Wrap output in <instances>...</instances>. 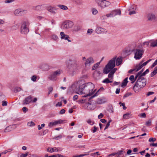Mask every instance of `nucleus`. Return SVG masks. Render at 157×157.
I'll return each instance as SVG.
<instances>
[{
	"mask_svg": "<svg viewBox=\"0 0 157 157\" xmlns=\"http://www.w3.org/2000/svg\"><path fill=\"white\" fill-rule=\"evenodd\" d=\"M128 78H126L123 80V81L122 83V85H121V86L122 87H123L124 86H125L127 84L128 82Z\"/></svg>",
	"mask_w": 157,
	"mask_h": 157,
	"instance_id": "obj_29",
	"label": "nucleus"
},
{
	"mask_svg": "<svg viewBox=\"0 0 157 157\" xmlns=\"http://www.w3.org/2000/svg\"><path fill=\"white\" fill-rule=\"evenodd\" d=\"M132 93L131 92L128 93L124 94V96L123 98H127L129 96L132 95Z\"/></svg>",
	"mask_w": 157,
	"mask_h": 157,
	"instance_id": "obj_41",
	"label": "nucleus"
},
{
	"mask_svg": "<svg viewBox=\"0 0 157 157\" xmlns=\"http://www.w3.org/2000/svg\"><path fill=\"white\" fill-rule=\"evenodd\" d=\"M100 64V62H98L94 64V66L92 67V70H94L96 69L98 66H99Z\"/></svg>",
	"mask_w": 157,
	"mask_h": 157,
	"instance_id": "obj_30",
	"label": "nucleus"
},
{
	"mask_svg": "<svg viewBox=\"0 0 157 157\" xmlns=\"http://www.w3.org/2000/svg\"><path fill=\"white\" fill-rule=\"evenodd\" d=\"M157 73V66L155 67L154 71L151 73V76L152 77L154 76Z\"/></svg>",
	"mask_w": 157,
	"mask_h": 157,
	"instance_id": "obj_27",
	"label": "nucleus"
},
{
	"mask_svg": "<svg viewBox=\"0 0 157 157\" xmlns=\"http://www.w3.org/2000/svg\"><path fill=\"white\" fill-rule=\"evenodd\" d=\"M113 17L117 15H121V11L120 10H116L111 11Z\"/></svg>",
	"mask_w": 157,
	"mask_h": 157,
	"instance_id": "obj_20",
	"label": "nucleus"
},
{
	"mask_svg": "<svg viewBox=\"0 0 157 157\" xmlns=\"http://www.w3.org/2000/svg\"><path fill=\"white\" fill-rule=\"evenodd\" d=\"M108 17L106 15H104L101 17V20H104L106 19Z\"/></svg>",
	"mask_w": 157,
	"mask_h": 157,
	"instance_id": "obj_52",
	"label": "nucleus"
},
{
	"mask_svg": "<svg viewBox=\"0 0 157 157\" xmlns=\"http://www.w3.org/2000/svg\"><path fill=\"white\" fill-rule=\"evenodd\" d=\"M94 88V85L93 83L89 82L86 83L85 90H84L85 92L84 93V94L86 95H84L82 97H86L93 94L94 92V91H93Z\"/></svg>",
	"mask_w": 157,
	"mask_h": 157,
	"instance_id": "obj_4",
	"label": "nucleus"
},
{
	"mask_svg": "<svg viewBox=\"0 0 157 157\" xmlns=\"http://www.w3.org/2000/svg\"><path fill=\"white\" fill-rule=\"evenodd\" d=\"M93 32V30L92 29H88L87 31V33L89 34H91Z\"/></svg>",
	"mask_w": 157,
	"mask_h": 157,
	"instance_id": "obj_46",
	"label": "nucleus"
},
{
	"mask_svg": "<svg viewBox=\"0 0 157 157\" xmlns=\"http://www.w3.org/2000/svg\"><path fill=\"white\" fill-rule=\"evenodd\" d=\"M113 75L109 73L108 75V77L110 79L111 78V79H112L113 78Z\"/></svg>",
	"mask_w": 157,
	"mask_h": 157,
	"instance_id": "obj_63",
	"label": "nucleus"
},
{
	"mask_svg": "<svg viewBox=\"0 0 157 157\" xmlns=\"http://www.w3.org/2000/svg\"><path fill=\"white\" fill-rule=\"evenodd\" d=\"M122 58L121 57L117 58L116 60V65L117 66L120 65L122 63Z\"/></svg>",
	"mask_w": 157,
	"mask_h": 157,
	"instance_id": "obj_23",
	"label": "nucleus"
},
{
	"mask_svg": "<svg viewBox=\"0 0 157 157\" xmlns=\"http://www.w3.org/2000/svg\"><path fill=\"white\" fill-rule=\"evenodd\" d=\"M111 121V120H110L109 121L108 123L106 124V126L104 129V130H105L108 128V127L110 125V123Z\"/></svg>",
	"mask_w": 157,
	"mask_h": 157,
	"instance_id": "obj_58",
	"label": "nucleus"
},
{
	"mask_svg": "<svg viewBox=\"0 0 157 157\" xmlns=\"http://www.w3.org/2000/svg\"><path fill=\"white\" fill-rule=\"evenodd\" d=\"M129 79L131 80V81H132V83H133L135 81V80L134 79V77L133 75H132L130 76Z\"/></svg>",
	"mask_w": 157,
	"mask_h": 157,
	"instance_id": "obj_38",
	"label": "nucleus"
},
{
	"mask_svg": "<svg viewBox=\"0 0 157 157\" xmlns=\"http://www.w3.org/2000/svg\"><path fill=\"white\" fill-rule=\"evenodd\" d=\"M38 156L36 154H33L32 155H30V156H29V157H38Z\"/></svg>",
	"mask_w": 157,
	"mask_h": 157,
	"instance_id": "obj_64",
	"label": "nucleus"
},
{
	"mask_svg": "<svg viewBox=\"0 0 157 157\" xmlns=\"http://www.w3.org/2000/svg\"><path fill=\"white\" fill-rule=\"evenodd\" d=\"M106 15L107 16V17H113L112 12H111L110 13L108 14H106Z\"/></svg>",
	"mask_w": 157,
	"mask_h": 157,
	"instance_id": "obj_62",
	"label": "nucleus"
},
{
	"mask_svg": "<svg viewBox=\"0 0 157 157\" xmlns=\"http://www.w3.org/2000/svg\"><path fill=\"white\" fill-rule=\"evenodd\" d=\"M119 104H121V105L123 107V109L124 110H125L126 109V107L125 106V103H121L120 102Z\"/></svg>",
	"mask_w": 157,
	"mask_h": 157,
	"instance_id": "obj_60",
	"label": "nucleus"
},
{
	"mask_svg": "<svg viewBox=\"0 0 157 157\" xmlns=\"http://www.w3.org/2000/svg\"><path fill=\"white\" fill-rule=\"evenodd\" d=\"M56 147H48L47 151L49 152L52 153L54 152H56Z\"/></svg>",
	"mask_w": 157,
	"mask_h": 157,
	"instance_id": "obj_22",
	"label": "nucleus"
},
{
	"mask_svg": "<svg viewBox=\"0 0 157 157\" xmlns=\"http://www.w3.org/2000/svg\"><path fill=\"white\" fill-rule=\"evenodd\" d=\"M89 154H81L80 155H77L74 156V157H82L85 155H89Z\"/></svg>",
	"mask_w": 157,
	"mask_h": 157,
	"instance_id": "obj_49",
	"label": "nucleus"
},
{
	"mask_svg": "<svg viewBox=\"0 0 157 157\" xmlns=\"http://www.w3.org/2000/svg\"><path fill=\"white\" fill-rule=\"evenodd\" d=\"M130 113H127L123 115V117L124 119H128L130 117Z\"/></svg>",
	"mask_w": 157,
	"mask_h": 157,
	"instance_id": "obj_33",
	"label": "nucleus"
},
{
	"mask_svg": "<svg viewBox=\"0 0 157 157\" xmlns=\"http://www.w3.org/2000/svg\"><path fill=\"white\" fill-rule=\"evenodd\" d=\"M42 67H41V69L44 70H47L48 69L47 68H45V67H48V66L46 64H43L42 65Z\"/></svg>",
	"mask_w": 157,
	"mask_h": 157,
	"instance_id": "obj_50",
	"label": "nucleus"
},
{
	"mask_svg": "<svg viewBox=\"0 0 157 157\" xmlns=\"http://www.w3.org/2000/svg\"><path fill=\"white\" fill-rule=\"evenodd\" d=\"M48 94H49L53 91V88L52 87H50L48 88Z\"/></svg>",
	"mask_w": 157,
	"mask_h": 157,
	"instance_id": "obj_54",
	"label": "nucleus"
},
{
	"mask_svg": "<svg viewBox=\"0 0 157 157\" xmlns=\"http://www.w3.org/2000/svg\"><path fill=\"white\" fill-rule=\"evenodd\" d=\"M22 90L21 88L19 87H17L15 88L14 91L15 92H18Z\"/></svg>",
	"mask_w": 157,
	"mask_h": 157,
	"instance_id": "obj_43",
	"label": "nucleus"
},
{
	"mask_svg": "<svg viewBox=\"0 0 157 157\" xmlns=\"http://www.w3.org/2000/svg\"><path fill=\"white\" fill-rule=\"evenodd\" d=\"M48 11L52 13H55L56 9L54 7L49 6L48 8Z\"/></svg>",
	"mask_w": 157,
	"mask_h": 157,
	"instance_id": "obj_24",
	"label": "nucleus"
},
{
	"mask_svg": "<svg viewBox=\"0 0 157 157\" xmlns=\"http://www.w3.org/2000/svg\"><path fill=\"white\" fill-rule=\"evenodd\" d=\"M147 18L148 21H155L156 19V17L155 15L152 13H150L148 14Z\"/></svg>",
	"mask_w": 157,
	"mask_h": 157,
	"instance_id": "obj_16",
	"label": "nucleus"
},
{
	"mask_svg": "<svg viewBox=\"0 0 157 157\" xmlns=\"http://www.w3.org/2000/svg\"><path fill=\"white\" fill-rule=\"evenodd\" d=\"M150 40L144 42L143 43V44L144 45H146L147 46H148L149 45L150 46Z\"/></svg>",
	"mask_w": 157,
	"mask_h": 157,
	"instance_id": "obj_42",
	"label": "nucleus"
},
{
	"mask_svg": "<svg viewBox=\"0 0 157 157\" xmlns=\"http://www.w3.org/2000/svg\"><path fill=\"white\" fill-rule=\"evenodd\" d=\"M44 5H38L35 7V9L37 11H40L44 8Z\"/></svg>",
	"mask_w": 157,
	"mask_h": 157,
	"instance_id": "obj_25",
	"label": "nucleus"
},
{
	"mask_svg": "<svg viewBox=\"0 0 157 157\" xmlns=\"http://www.w3.org/2000/svg\"><path fill=\"white\" fill-rule=\"evenodd\" d=\"M58 6L61 9L63 10H67L68 9L67 7L65 5H59Z\"/></svg>",
	"mask_w": 157,
	"mask_h": 157,
	"instance_id": "obj_34",
	"label": "nucleus"
},
{
	"mask_svg": "<svg viewBox=\"0 0 157 157\" xmlns=\"http://www.w3.org/2000/svg\"><path fill=\"white\" fill-rule=\"evenodd\" d=\"M60 39L61 40H67L68 42H71V40H70V37L69 36L67 35L64 32H60Z\"/></svg>",
	"mask_w": 157,
	"mask_h": 157,
	"instance_id": "obj_13",
	"label": "nucleus"
},
{
	"mask_svg": "<svg viewBox=\"0 0 157 157\" xmlns=\"http://www.w3.org/2000/svg\"><path fill=\"white\" fill-rule=\"evenodd\" d=\"M156 140V139L155 138H151L149 139L148 141L149 142H151L155 141Z\"/></svg>",
	"mask_w": 157,
	"mask_h": 157,
	"instance_id": "obj_56",
	"label": "nucleus"
},
{
	"mask_svg": "<svg viewBox=\"0 0 157 157\" xmlns=\"http://www.w3.org/2000/svg\"><path fill=\"white\" fill-rule=\"evenodd\" d=\"M87 122L90 124L93 125L94 123V121L90 119H88L87 121Z\"/></svg>",
	"mask_w": 157,
	"mask_h": 157,
	"instance_id": "obj_37",
	"label": "nucleus"
},
{
	"mask_svg": "<svg viewBox=\"0 0 157 157\" xmlns=\"http://www.w3.org/2000/svg\"><path fill=\"white\" fill-rule=\"evenodd\" d=\"M142 62H141L140 63L139 65H137L135 69V72H137L140 70L143 67V66H141V63Z\"/></svg>",
	"mask_w": 157,
	"mask_h": 157,
	"instance_id": "obj_26",
	"label": "nucleus"
},
{
	"mask_svg": "<svg viewBox=\"0 0 157 157\" xmlns=\"http://www.w3.org/2000/svg\"><path fill=\"white\" fill-rule=\"evenodd\" d=\"M62 135H59L58 136H56V137H55L54 139H55L58 140V139H61V138H62Z\"/></svg>",
	"mask_w": 157,
	"mask_h": 157,
	"instance_id": "obj_59",
	"label": "nucleus"
},
{
	"mask_svg": "<svg viewBox=\"0 0 157 157\" xmlns=\"http://www.w3.org/2000/svg\"><path fill=\"white\" fill-rule=\"evenodd\" d=\"M54 125H55L54 121L50 122L48 124V126L50 128H52Z\"/></svg>",
	"mask_w": 157,
	"mask_h": 157,
	"instance_id": "obj_44",
	"label": "nucleus"
},
{
	"mask_svg": "<svg viewBox=\"0 0 157 157\" xmlns=\"http://www.w3.org/2000/svg\"><path fill=\"white\" fill-rule=\"evenodd\" d=\"M55 125L60 124L63 123V121L59 119L58 120L56 121H54Z\"/></svg>",
	"mask_w": 157,
	"mask_h": 157,
	"instance_id": "obj_32",
	"label": "nucleus"
},
{
	"mask_svg": "<svg viewBox=\"0 0 157 157\" xmlns=\"http://www.w3.org/2000/svg\"><path fill=\"white\" fill-rule=\"evenodd\" d=\"M94 63V60L91 57H89L86 60L85 63L86 66H90L91 64Z\"/></svg>",
	"mask_w": 157,
	"mask_h": 157,
	"instance_id": "obj_15",
	"label": "nucleus"
},
{
	"mask_svg": "<svg viewBox=\"0 0 157 157\" xmlns=\"http://www.w3.org/2000/svg\"><path fill=\"white\" fill-rule=\"evenodd\" d=\"M37 77L35 75H34L31 77V80L34 82H35L36 81Z\"/></svg>",
	"mask_w": 157,
	"mask_h": 157,
	"instance_id": "obj_39",
	"label": "nucleus"
},
{
	"mask_svg": "<svg viewBox=\"0 0 157 157\" xmlns=\"http://www.w3.org/2000/svg\"><path fill=\"white\" fill-rule=\"evenodd\" d=\"M19 26L17 24H15L11 26V29L12 30H16L18 29Z\"/></svg>",
	"mask_w": 157,
	"mask_h": 157,
	"instance_id": "obj_35",
	"label": "nucleus"
},
{
	"mask_svg": "<svg viewBox=\"0 0 157 157\" xmlns=\"http://www.w3.org/2000/svg\"><path fill=\"white\" fill-rule=\"evenodd\" d=\"M136 8L135 7H134L133 6H131V8L128 10L129 14L131 15L135 14L136 13Z\"/></svg>",
	"mask_w": 157,
	"mask_h": 157,
	"instance_id": "obj_19",
	"label": "nucleus"
},
{
	"mask_svg": "<svg viewBox=\"0 0 157 157\" xmlns=\"http://www.w3.org/2000/svg\"><path fill=\"white\" fill-rule=\"evenodd\" d=\"M107 100L105 98H98L97 101V103L98 104H102L107 102Z\"/></svg>",
	"mask_w": 157,
	"mask_h": 157,
	"instance_id": "obj_18",
	"label": "nucleus"
},
{
	"mask_svg": "<svg viewBox=\"0 0 157 157\" xmlns=\"http://www.w3.org/2000/svg\"><path fill=\"white\" fill-rule=\"evenodd\" d=\"M150 47H157V40H150Z\"/></svg>",
	"mask_w": 157,
	"mask_h": 157,
	"instance_id": "obj_21",
	"label": "nucleus"
},
{
	"mask_svg": "<svg viewBox=\"0 0 157 157\" xmlns=\"http://www.w3.org/2000/svg\"><path fill=\"white\" fill-rule=\"evenodd\" d=\"M98 5L102 8H104L108 6L110 4V3L106 0H98Z\"/></svg>",
	"mask_w": 157,
	"mask_h": 157,
	"instance_id": "obj_12",
	"label": "nucleus"
},
{
	"mask_svg": "<svg viewBox=\"0 0 157 157\" xmlns=\"http://www.w3.org/2000/svg\"><path fill=\"white\" fill-rule=\"evenodd\" d=\"M123 152V151L121 150L119 151L118 152H116V155H121L122 154Z\"/></svg>",
	"mask_w": 157,
	"mask_h": 157,
	"instance_id": "obj_57",
	"label": "nucleus"
},
{
	"mask_svg": "<svg viewBox=\"0 0 157 157\" xmlns=\"http://www.w3.org/2000/svg\"><path fill=\"white\" fill-rule=\"evenodd\" d=\"M151 60V59H149V60H147L146 62H145L144 63H143L141 64V66H143V67L144 66L146 65H147V64Z\"/></svg>",
	"mask_w": 157,
	"mask_h": 157,
	"instance_id": "obj_55",
	"label": "nucleus"
},
{
	"mask_svg": "<svg viewBox=\"0 0 157 157\" xmlns=\"http://www.w3.org/2000/svg\"><path fill=\"white\" fill-rule=\"evenodd\" d=\"M12 126H10L7 127L5 130V132H9L11 131L12 130Z\"/></svg>",
	"mask_w": 157,
	"mask_h": 157,
	"instance_id": "obj_31",
	"label": "nucleus"
},
{
	"mask_svg": "<svg viewBox=\"0 0 157 157\" xmlns=\"http://www.w3.org/2000/svg\"><path fill=\"white\" fill-rule=\"evenodd\" d=\"M151 124V120H149L148 121H147L146 123V124L147 126H150Z\"/></svg>",
	"mask_w": 157,
	"mask_h": 157,
	"instance_id": "obj_48",
	"label": "nucleus"
},
{
	"mask_svg": "<svg viewBox=\"0 0 157 157\" xmlns=\"http://www.w3.org/2000/svg\"><path fill=\"white\" fill-rule=\"evenodd\" d=\"M133 51L135 54L134 58L136 59L139 60L141 58L144 53V51L143 50L137 49L133 50Z\"/></svg>",
	"mask_w": 157,
	"mask_h": 157,
	"instance_id": "obj_8",
	"label": "nucleus"
},
{
	"mask_svg": "<svg viewBox=\"0 0 157 157\" xmlns=\"http://www.w3.org/2000/svg\"><path fill=\"white\" fill-rule=\"evenodd\" d=\"M32 101V97L31 96L25 98V99L23 101V104L24 105H27L29 104Z\"/></svg>",
	"mask_w": 157,
	"mask_h": 157,
	"instance_id": "obj_17",
	"label": "nucleus"
},
{
	"mask_svg": "<svg viewBox=\"0 0 157 157\" xmlns=\"http://www.w3.org/2000/svg\"><path fill=\"white\" fill-rule=\"evenodd\" d=\"M102 82L104 83H108L112 82V81H110L108 78H106L104 79Z\"/></svg>",
	"mask_w": 157,
	"mask_h": 157,
	"instance_id": "obj_36",
	"label": "nucleus"
},
{
	"mask_svg": "<svg viewBox=\"0 0 157 157\" xmlns=\"http://www.w3.org/2000/svg\"><path fill=\"white\" fill-rule=\"evenodd\" d=\"M95 32L97 34H100L106 33L107 32V31L105 29L98 26L96 29Z\"/></svg>",
	"mask_w": 157,
	"mask_h": 157,
	"instance_id": "obj_14",
	"label": "nucleus"
},
{
	"mask_svg": "<svg viewBox=\"0 0 157 157\" xmlns=\"http://www.w3.org/2000/svg\"><path fill=\"white\" fill-rule=\"evenodd\" d=\"M62 72V71L60 69L51 72L48 77V78L50 80L55 81L57 79V76L59 75Z\"/></svg>",
	"mask_w": 157,
	"mask_h": 157,
	"instance_id": "obj_6",
	"label": "nucleus"
},
{
	"mask_svg": "<svg viewBox=\"0 0 157 157\" xmlns=\"http://www.w3.org/2000/svg\"><path fill=\"white\" fill-rule=\"evenodd\" d=\"M80 82L78 81L74 83L69 88L70 91L71 92H75L76 93L77 90L78 89V84H79Z\"/></svg>",
	"mask_w": 157,
	"mask_h": 157,
	"instance_id": "obj_11",
	"label": "nucleus"
},
{
	"mask_svg": "<svg viewBox=\"0 0 157 157\" xmlns=\"http://www.w3.org/2000/svg\"><path fill=\"white\" fill-rule=\"evenodd\" d=\"M29 23L28 20L23 21L21 23V34H25L29 32Z\"/></svg>",
	"mask_w": 157,
	"mask_h": 157,
	"instance_id": "obj_5",
	"label": "nucleus"
},
{
	"mask_svg": "<svg viewBox=\"0 0 157 157\" xmlns=\"http://www.w3.org/2000/svg\"><path fill=\"white\" fill-rule=\"evenodd\" d=\"M22 110L24 113H25L28 111V109L26 107H24L22 108Z\"/></svg>",
	"mask_w": 157,
	"mask_h": 157,
	"instance_id": "obj_51",
	"label": "nucleus"
},
{
	"mask_svg": "<svg viewBox=\"0 0 157 157\" xmlns=\"http://www.w3.org/2000/svg\"><path fill=\"white\" fill-rule=\"evenodd\" d=\"M78 82H81L79 84H78V89L77 90L76 93L80 95H82L84 94L83 89L86 87V84L84 83V82L82 80H79Z\"/></svg>",
	"mask_w": 157,
	"mask_h": 157,
	"instance_id": "obj_7",
	"label": "nucleus"
},
{
	"mask_svg": "<svg viewBox=\"0 0 157 157\" xmlns=\"http://www.w3.org/2000/svg\"><path fill=\"white\" fill-rule=\"evenodd\" d=\"M35 125L34 122L31 121L28 122L27 125L29 126H33Z\"/></svg>",
	"mask_w": 157,
	"mask_h": 157,
	"instance_id": "obj_40",
	"label": "nucleus"
},
{
	"mask_svg": "<svg viewBox=\"0 0 157 157\" xmlns=\"http://www.w3.org/2000/svg\"><path fill=\"white\" fill-rule=\"evenodd\" d=\"M149 72V70L147 69L142 74L141 76H142L143 77V76H145L146 74L148 73Z\"/></svg>",
	"mask_w": 157,
	"mask_h": 157,
	"instance_id": "obj_45",
	"label": "nucleus"
},
{
	"mask_svg": "<svg viewBox=\"0 0 157 157\" xmlns=\"http://www.w3.org/2000/svg\"><path fill=\"white\" fill-rule=\"evenodd\" d=\"M27 13V10L18 9L14 10V14L16 16H21L26 14Z\"/></svg>",
	"mask_w": 157,
	"mask_h": 157,
	"instance_id": "obj_10",
	"label": "nucleus"
},
{
	"mask_svg": "<svg viewBox=\"0 0 157 157\" xmlns=\"http://www.w3.org/2000/svg\"><path fill=\"white\" fill-rule=\"evenodd\" d=\"M146 84V79L142 76H140L137 78L133 86V90L135 92H137L140 91L141 88H143Z\"/></svg>",
	"mask_w": 157,
	"mask_h": 157,
	"instance_id": "obj_2",
	"label": "nucleus"
},
{
	"mask_svg": "<svg viewBox=\"0 0 157 157\" xmlns=\"http://www.w3.org/2000/svg\"><path fill=\"white\" fill-rule=\"evenodd\" d=\"M157 65V59L155 60V62L153 63L152 65H151V67H153L155 65Z\"/></svg>",
	"mask_w": 157,
	"mask_h": 157,
	"instance_id": "obj_61",
	"label": "nucleus"
},
{
	"mask_svg": "<svg viewBox=\"0 0 157 157\" xmlns=\"http://www.w3.org/2000/svg\"><path fill=\"white\" fill-rule=\"evenodd\" d=\"M92 11V13L94 15H95L98 13V10L95 9H93Z\"/></svg>",
	"mask_w": 157,
	"mask_h": 157,
	"instance_id": "obj_47",
	"label": "nucleus"
},
{
	"mask_svg": "<svg viewBox=\"0 0 157 157\" xmlns=\"http://www.w3.org/2000/svg\"><path fill=\"white\" fill-rule=\"evenodd\" d=\"M51 39L55 41H57L58 39V36L56 34H53L51 36Z\"/></svg>",
	"mask_w": 157,
	"mask_h": 157,
	"instance_id": "obj_28",
	"label": "nucleus"
},
{
	"mask_svg": "<svg viewBox=\"0 0 157 157\" xmlns=\"http://www.w3.org/2000/svg\"><path fill=\"white\" fill-rule=\"evenodd\" d=\"M79 69L78 64L76 61H71L67 66L68 72L71 76L76 75L79 71Z\"/></svg>",
	"mask_w": 157,
	"mask_h": 157,
	"instance_id": "obj_1",
	"label": "nucleus"
},
{
	"mask_svg": "<svg viewBox=\"0 0 157 157\" xmlns=\"http://www.w3.org/2000/svg\"><path fill=\"white\" fill-rule=\"evenodd\" d=\"M29 155V152H27L25 154H23L21 155L20 157H26V156Z\"/></svg>",
	"mask_w": 157,
	"mask_h": 157,
	"instance_id": "obj_53",
	"label": "nucleus"
},
{
	"mask_svg": "<svg viewBox=\"0 0 157 157\" xmlns=\"http://www.w3.org/2000/svg\"><path fill=\"white\" fill-rule=\"evenodd\" d=\"M73 25V22L70 21H67L63 22L61 25V28L63 30H67L71 28Z\"/></svg>",
	"mask_w": 157,
	"mask_h": 157,
	"instance_id": "obj_9",
	"label": "nucleus"
},
{
	"mask_svg": "<svg viewBox=\"0 0 157 157\" xmlns=\"http://www.w3.org/2000/svg\"><path fill=\"white\" fill-rule=\"evenodd\" d=\"M116 57H114L111 59L104 69L103 71L105 74L110 72V73L113 75L114 74L117 70L116 68H113L115 66V61Z\"/></svg>",
	"mask_w": 157,
	"mask_h": 157,
	"instance_id": "obj_3",
	"label": "nucleus"
}]
</instances>
